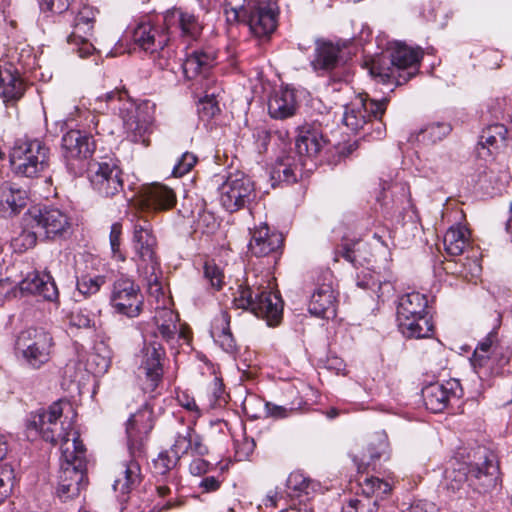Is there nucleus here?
Returning <instances> with one entry per match:
<instances>
[{
	"label": "nucleus",
	"mask_w": 512,
	"mask_h": 512,
	"mask_svg": "<svg viewBox=\"0 0 512 512\" xmlns=\"http://www.w3.org/2000/svg\"><path fill=\"white\" fill-rule=\"evenodd\" d=\"M95 110L110 111L123 122L128 138L144 147L150 145V134L154 127L155 105L148 101L136 104L125 89L109 91L95 99Z\"/></svg>",
	"instance_id": "f257e3e1"
},
{
	"label": "nucleus",
	"mask_w": 512,
	"mask_h": 512,
	"mask_svg": "<svg viewBox=\"0 0 512 512\" xmlns=\"http://www.w3.org/2000/svg\"><path fill=\"white\" fill-rule=\"evenodd\" d=\"M481 463H459L445 472L446 489L460 498H472L474 493H485L497 485L499 468L486 449H479Z\"/></svg>",
	"instance_id": "f03ea898"
},
{
	"label": "nucleus",
	"mask_w": 512,
	"mask_h": 512,
	"mask_svg": "<svg viewBox=\"0 0 512 512\" xmlns=\"http://www.w3.org/2000/svg\"><path fill=\"white\" fill-rule=\"evenodd\" d=\"M153 429L152 411L147 407L132 414L126 424L128 449L132 460L121 466L113 488L122 494L129 493L140 482L138 458L145 453V440Z\"/></svg>",
	"instance_id": "7ed1b4c3"
},
{
	"label": "nucleus",
	"mask_w": 512,
	"mask_h": 512,
	"mask_svg": "<svg viewBox=\"0 0 512 512\" xmlns=\"http://www.w3.org/2000/svg\"><path fill=\"white\" fill-rule=\"evenodd\" d=\"M233 302L237 308L249 310L265 319L269 326L277 325L282 318L283 302L280 295L263 284H250L247 280L245 285L239 286Z\"/></svg>",
	"instance_id": "20e7f679"
},
{
	"label": "nucleus",
	"mask_w": 512,
	"mask_h": 512,
	"mask_svg": "<svg viewBox=\"0 0 512 512\" xmlns=\"http://www.w3.org/2000/svg\"><path fill=\"white\" fill-rule=\"evenodd\" d=\"M427 308V297L419 292L407 293L399 298L397 322L404 337L422 339L432 336L433 324Z\"/></svg>",
	"instance_id": "39448f33"
},
{
	"label": "nucleus",
	"mask_w": 512,
	"mask_h": 512,
	"mask_svg": "<svg viewBox=\"0 0 512 512\" xmlns=\"http://www.w3.org/2000/svg\"><path fill=\"white\" fill-rule=\"evenodd\" d=\"M86 485V449L77 442H66L61 456L57 494L66 501L77 497Z\"/></svg>",
	"instance_id": "423d86ee"
},
{
	"label": "nucleus",
	"mask_w": 512,
	"mask_h": 512,
	"mask_svg": "<svg viewBox=\"0 0 512 512\" xmlns=\"http://www.w3.org/2000/svg\"><path fill=\"white\" fill-rule=\"evenodd\" d=\"M63 417L61 402H54L48 409H41L31 415L28 428L37 431L41 437L52 444L60 442L61 456L66 442L83 445L79 434L72 427V422Z\"/></svg>",
	"instance_id": "0eeeda50"
},
{
	"label": "nucleus",
	"mask_w": 512,
	"mask_h": 512,
	"mask_svg": "<svg viewBox=\"0 0 512 512\" xmlns=\"http://www.w3.org/2000/svg\"><path fill=\"white\" fill-rule=\"evenodd\" d=\"M157 239L148 220L138 219L133 227L132 248L138 271L143 273L149 285H158L159 260Z\"/></svg>",
	"instance_id": "6e6552de"
},
{
	"label": "nucleus",
	"mask_w": 512,
	"mask_h": 512,
	"mask_svg": "<svg viewBox=\"0 0 512 512\" xmlns=\"http://www.w3.org/2000/svg\"><path fill=\"white\" fill-rule=\"evenodd\" d=\"M49 148L38 139H19L9 153L11 170L21 176L36 177L49 165Z\"/></svg>",
	"instance_id": "1a4fd4ad"
},
{
	"label": "nucleus",
	"mask_w": 512,
	"mask_h": 512,
	"mask_svg": "<svg viewBox=\"0 0 512 512\" xmlns=\"http://www.w3.org/2000/svg\"><path fill=\"white\" fill-rule=\"evenodd\" d=\"M421 58L420 49L397 42L390 52L391 67L382 69L373 65L370 73L384 83L403 85L417 74Z\"/></svg>",
	"instance_id": "9d476101"
},
{
	"label": "nucleus",
	"mask_w": 512,
	"mask_h": 512,
	"mask_svg": "<svg viewBox=\"0 0 512 512\" xmlns=\"http://www.w3.org/2000/svg\"><path fill=\"white\" fill-rule=\"evenodd\" d=\"M226 9L228 20L244 21L250 28L251 33L258 38L269 36L276 29L275 5L268 1L249 2L247 6H232Z\"/></svg>",
	"instance_id": "9b49d317"
},
{
	"label": "nucleus",
	"mask_w": 512,
	"mask_h": 512,
	"mask_svg": "<svg viewBox=\"0 0 512 512\" xmlns=\"http://www.w3.org/2000/svg\"><path fill=\"white\" fill-rule=\"evenodd\" d=\"M53 345V338L49 332L43 328L30 327L17 336L15 350L29 366L40 368L50 360Z\"/></svg>",
	"instance_id": "f8f14e48"
},
{
	"label": "nucleus",
	"mask_w": 512,
	"mask_h": 512,
	"mask_svg": "<svg viewBox=\"0 0 512 512\" xmlns=\"http://www.w3.org/2000/svg\"><path fill=\"white\" fill-rule=\"evenodd\" d=\"M109 303L116 314L136 318L143 310L144 299L134 280L120 276L111 286Z\"/></svg>",
	"instance_id": "ddd939ff"
},
{
	"label": "nucleus",
	"mask_w": 512,
	"mask_h": 512,
	"mask_svg": "<svg viewBox=\"0 0 512 512\" xmlns=\"http://www.w3.org/2000/svg\"><path fill=\"white\" fill-rule=\"evenodd\" d=\"M508 362L504 346L498 338L497 329H493L476 347L471 363L480 376H490L498 373Z\"/></svg>",
	"instance_id": "4468645a"
},
{
	"label": "nucleus",
	"mask_w": 512,
	"mask_h": 512,
	"mask_svg": "<svg viewBox=\"0 0 512 512\" xmlns=\"http://www.w3.org/2000/svg\"><path fill=\"white\" fill-rule=\"evenodd\" d=\"M165 350L156 340L145 342L141 350L138 378L144 392H153L164 374Z\"/></svg>",
	"instance_id": "2eb2a0df"
},
{
	"label": "nucleus",
	"mask_w": 512,
	"mask_h": 512,
	"mask_svg": "<svg viewBox=\"0 0 512 512\" xmlns=\"http://www.w3.org/2000/svg\"><path fill=\"white\" fill-rule=\"evenodd\" d=\"M220 203L229 212L248 206L256 197L253 181L241 172L230 174L219 188Z\"/></svg>",
	"instance_id": "dca6fc26"
},
{
	"label": "nucleus",
	"mask_w": 512,
	"mask_h": 512,
	"mask_svg": "<svg viewBox=\"0 0 512 512\" xmlns=\"http://www.w3.org/2000/svg\"><path fill=\"white\" fill-rule=\"evenodd\" d=\"M386 104V99L375 101L367 95H358L345 105L342 122L352 132H358L372 118H381L386 110Z\"/></svg>",
	"instance_id": "f3484780"
},
{
	"label": "nucleus",
	"mask_w": 512,
	"mask_h": 512,
	"mask_svg": "<svg viewBox=\"0 0 512 512\" xmlns=\"http://www.w3.org/2000/svg\"><path fill=\"white\" fill-rule=\"evenodd\" d=\"M133 41L143 50L154 53L158 50L159 59L158 65L161 69H169L171 64L168 59H165L169 55V50H165V46L169 41L167 30L165 27L160 29L154 26L150 19L142 20L133 30Z\"/></svg>",
	"instance_id": "a211bd4d"
},
{
	"label": "nucleus",
	"mask_w": 512,
	"mask_h": 512,
	"mask_svg": "<svg viewBox=\"0 0 512 512\" xmlns=\"http://www.w3.org/2000/svg\"><path fill=\"white\" fill-rule=\"evenodd\" d=\"M95 145L90 136L80 130H70L62 137V151L67 168L77 175L84 170V160L92 155Z\"/></svg>",
	"instance_id": "6ab92c4d"
},
{
	"label": "nucleus",
	"mask_w": 512,
	"mask_h": 512,
	"mask_svg": "<svg viewBox=\"0 0 512 512\" xmlns=\"http://www.w3.org/2000/svg\"><path fill=\"white\" fill-rule=\"evenodd\" d=\"M31 227L37 229L39 236L46 239L64 237L70 227L69 217L60 209L44 207L31 216Z\"/></svg>",
	"instance_id": "aec40b11"
},
{
	"label": "nucleus",
	"mask_w": 512,
	"mask_h": 512,
	"mask_svg": "<svg viewBox=\"0 0 512 512\" xmlns=\"http://www.w3.org/2000/svg\"><path fill=\"white\" fill-rule=\"evenodd\" d=\"M90 172V183L99 195L112 197L122 190V171L117 165L97 163Z\"/></svg>",
	"instance_id": "412c9836"
},
{
	"label": "nucleus",
	"mask_w": 512,
	"mask_h": 512,
	"mask_svg": "<svg viewBox=\"0 0 512 512\" xmlns=\"http://www.w3.org/2000/svg\"><path fill=\"white\" fill-rule=\"evenodd\" d=\"M163 25L168 36L179 32L187 40H196L203 29L202 24L194 14L181 9L167 11L163 16Z\"/></svg>",
	"instance_id": "4be33fe9"
},
{
	"label": "nucleus",
	"mask_w": 512,
	"mask_h": 512,
	"mask_svg": "<svg viewBox=\"0 0 512 512\" xmlns=\"http://www.w3.org/2000/svg\"><path fill=\"white\" fill-rule=\"evenodd\" d=\"M137 201L146 210H169L176 204V194L168 186L155 183L144 187L139 192Z\"/></svg>",
	"instance_id": "5701e85b"
},
{
	"label": "nucleus",
	"mask_w": 512,
	"mask_h": 512,
	"mask_svg": "<svg viewBox=\"0 0 512 512\" xmlns=\"http://www.w3.org/2000/svg\"><path fill=\"white\" fill-rule=\"evenodd\" d=\"M251 240L248 248L256 257H265L276 253L280 249L283 238L276 231H271L266 223L255 226L251 231Z\"/></svg>",
	"instance_id": "b1692460"
},
{
	"label": "nucleus",
	"mask_w": 512,
	"mask_h": 512,
	"mask_svg": "<svg viewBox=\"0 0 512 512\" xmlns=\"http://www.w3.org/2000/svg\"><path fill=\"white\" fill-rule=\"evenodd\" d=\"M324 143L320 125L306 123L298 128L295 148L297 155L301 159L306 161L316 156Z\"/></svg>",
	"instance_id": "393cba45"
},
{
	"label": "nucleus",
	"mask_w": 512,
	"mask_h": 512,
	"mask_svg": "<svg viewBox=\"0 0 512 512\" xmlns=\"http://www.w3.org/2000/svg\"><path fill=\"white\" fill-rule=\"evenodd\" d=\"M459 383L456 380H450L443 383H432L422 390V396L426 408L433 413L442 412L451 398L457 397Z\"/></svg>",
	"instance_id": "a878e982"
},
{
	"label": "nucleus",
	"mask_w": 512,
	"mask_h": 512,
	"mask_svg": "<svg viewBox=\"0 0 512 512\" xmlns=\"http://www.w3.org/2000/svg\"><path fill=\"white\" fill-rule=\"evenodd\" d=\"M19 291L24 294H33L43 297L48 301H56L58 299V289L50 274L39 272L29 273L20 283Z\"/></svg>",
	"instance_id": "bb28decb"
},
{
	"label": "nucleus",
	"mask_w": 512,
	"mask_h": 512,
	"mask_svg": "<svg viewBox=\"0 0 512 512\" xmlns=\"http://www.w3.org/2000/svg\"><path fill=\"white\" fill-rule=\"evenodd\" d=\"M26 90V85L19 69L12 63L6 62L2 69V100L9 106H14Z\"/></svg>",
	"instance_id": "cd10ccee"
},
{
	"label": "nucleus",
	"mask_w": 512,
	"mask_h": 512,
	"mask_svg": "<svg viewBox=\"0 0 512 512\" xmlns=\"http://www.w3.org/2000/svg\"><path fill=\"white\" fill-rule=\"evenodd\" d=\"M171 453L177 460L186 454H195L204 456L208 454V447L203 443L202 437L196 433L195 429L188 426L183 432H178Z\"/></svg>",
	"instance_id": "c85d7f7f"
},
{
	"label": "nucleus",
	"mask_w": 512,
	"mask_h": 512,
	"mask_svg": "<svg viewBox=\"0 0 512 512\" xmlns=\"http://www.w3.org/2000/svg\"><path fill=\"white\" fill-rule=\"evenodd\" d=\"M308 310L320 318L329 319L336 316V296L330 284H322L314 291Z\"/></svg>",
	"instance_id": "c756f323"
},
{
	"label": "nucleus",
	"mask_w": 512,
	"mask_h": 512,
	"mask_svg": "<svg viewBox=\"0 0 512 512\" xmlns=\"http://www.w3.org/2000/svg\"><path fill=\"white\" fill-rule=\"evenodd\" d=\"M341 47L329 41H317L314 58L311 61L313 69L317 72H331L339 68L341 62Z\"/></svg>",
	"instance_id": "7c9ffc66"
},
{
	"label": "nucleus",
	"mask_w": 512,
	"mask_h": 512,
	"mask_svg": "<svg viewBox=\"0 0 512 512\" xmlns=\"http://www.w3.org/2000/svg\"><path fill=\"white\" fill-rule=\"evenodd\" d=\"M306 165L304 159L292 154H286L277 159L271 168V179L275 182L295 183L302 168Z\"/></svg>",
	"instance_id": "2f4dec72"
},
{
	"label": "nucleus",
	"mask_w": 512,
	"mask_h": 512,
	"mask_svg": "<svg viewBox=\"0 0 512 512\" xmlns=\"http://www.w3.org/2000/svg\"><path fill=\"white\" fill-rule=\"evenodd\" d=\"M297 110L295 92L292 89L276 91L268 101V112L272 118L286 119L293 116Z\"/></svg>",
	"instance_id": "473e14b6"
},
{
	"label": "nucleus",
	"mask_w": 512,
	"mask_h": 512,
	"mask_svg": "<svg viewBox=\"0 0 512 512\" xmlns=\"http://www.w3.org/2000/svg\"><path fill=\"white\" fill-rule=\"evenodd\" d=\"M216 56L212 50L194 51L182 63L183 74L187 79H194L199 75H206L214 65Z\"/></svg>",
	"instance_id": "72a5a7b5"
},
{
	"label": "nucleus",
	"mask_w": 512,
	"mask_h": 512,
	"mask_svg": "<svg viewBox=\"0 0 512 512\" xmlns=\"http://www.w3.org/2000/svg\"><path fill=\"white\" fill-rule=\"evenodd\" d=\"M511 179L506 168L493 165L489 167L479 178L480 188L489 196L502 193Z\"/></svg>",
	"instance_id": "f704fd0d"
},
{
	"label": "nucleus",
	"mask_w": 512,
	"mask_h": 512,
	"mask_svg": "<svg viewBox=\"0 0 512 512\" xmlns=\"http://www.w3.org/2000/svg\"><path fill=\"white\" fill-rule=\"evenodd\" d=\"M210 333L224 351L229 353L235 351L236 342L230 330V315L227 311H221L214 318Z\"/></svg>",
	"instance_id": "c9c22d12"
},
{
	"label": "nucleus",
	"mask_w": 512,
	"mask_h": 512,
	"mask_svg": "<svg viewBox=\"0 0 512 512\" xmlns=\"http://www.w3.org/2000/svg\"><path fill=\"white\" fill-rule=\"evenodd\" d=\"M214 79L206 78L202 87L205 89V96L200 99L198 104V113L203 120H210L220 113V107L217 98L220 97L223 89L216 87Z\"/></svg>",
	"instance_id": "e433bc0d"
},
{
	"label": "nucleus",
	"mask_w": 512,
	"mask_h": 512,
	"mask_svg": "<svg viewBox=\"0 0 512 512\" xmlns=\"http://www.w3.org/2000/svg\"><path fill=\"white\" fill-rule=\"evenodd\" d=\"M28 203V192L16 184L2 189V212L9 211V215H17Z\"/></svg>",
	"instance_id": "4c0bfd02"
},
{
	"label": "nucleus",
	"mask_w": 512,
	"mask_h": 512,
	"mask_svg": "<svg viewBox=\"0 0 512 512\" xmlns=\"http://www.w3.org/2000/svg\"><path fill=\"white\" fill-rule=\"evenodd\" d=\"M469 230L465 226L450 227L443 238L445 251L450 256L461 255L469 243Z\"/></svg>",
	"instance_id": "58836bf2"
},
{
	"label": "nucleus",
	"mask_w": 512,
	"mask_h": 512,
	"mask_svg": "<svg viewBox=\"0 0 512 512\" xmlns=\"http://www.w3.org/2000/svg\"><path fill=\"white\" fill-rule=\"evenodd\" d=\"M507 129L502 124H493L482 130L479 137V145L487 149L489 154L505 145Z\"/></svg>",
	"instance_id": "ea45409f"
},
{
	"label": "nucleus",
	"mask_w": 512,
	"mask_h": 512,
	"mask_svg": "<svg viewBox=\"0 0 512 512\" xmlns=\"http://www.w3.org/2000/svg\"><path fill=\"white\" fill-rule=\"evenodd\" d=\"M72 32L67 37L69 45L73 46L81 58L92 55L95 47L91 42L93 31H86L82 27L73 24Z\"/></svg>",
	"instance_id": "a19ab883"
},
{
	"label": "nucleus",
	"mask_w": 512,
	"mask_h": 512,
	"mask_svg": "<svg viewBox=\"0 0 512 512\" xmlns=\"http://www.w3.org/2000/svg\"><path fill=\"white\" fill-rule=\"evenodd\" d=\"M360 485L366 498L375 497L372 508L367 509V512H376L377 500L382 499L391 491L390 484L377 477L366 478Z\"/></svg>",
	"instance_id": "79ce46f5"
},
{
	"label": "nucleus",
	"mask_w": 512,
	"mask_h": 512,
	"mask_svg": "<svg viewBox=\"0 0 512 512\" xmlns=\"http://www.w3.org/2000/svg\"><path fill=\"white\" fill-rule=\"evenodd\" d=\"M106 283L105 276L82 274L77 277V290L85 297L97 294L101 287Z\"/></svg>",
	"instance_id": "37998d69"
},
{
	"label": "nucleus",
	"mask_w": 512,
	"mask_h": 512,
	"mask_svg": "<svg viewBox=\"0 0 512 512\" xmlns=\"http://www.w3.org/2000/svg\"><path fill=\"white\" fill-rule=\"evenodd\" d=\"M451 131V126L448 123H432L421 130L419 137L421 141L427 143H436L445 138Z\"/></svg>",
	"instance_id": "c03bdc74"
},
{
	"label": "nucleus",
	"mask_w": 512,
	"mask_h": 512,
	"mask_svg": "<svg viewBox=\"0 0 512 512\" xmlns=\"http://www.w3.org/2000/svg\"><path fill=\"white\" fill-rule=\"evenodd\" d=\"M312 485L311 480L300 471L292 472L286 482L287 489L294 492L296 496L303 493L309 494Z\"/></svg>",
	"instance_id": "a18cd8bd"
},
{
	"label": "nucleus",
	"mask_w": 512,
	"mask_h": 512,
	"mask_svg": "<svg viewBox=\"0 0 512 512\" xmlns=\"http://www.w3.org/2000/svg\"><path fill=\"white\" fill-rule=\"evenodd\" d=\"M39 236L38 230H22L21 233L11 240V246L14 251L22 253L33 248L36 245L37 237Z\"/></svg>",
	"instance_id": "49530a36"
},
{
	"label": "nucleus",
	"mask_w": 512,
	"mask_h": 512,
	"mask_svg": "<svg viewBox=\"0 0 512 512\" xmlns=\"http://www.w3.org/2000/svg\"><path fill=\"white\" fill-rule=\"evenodd\" d=\"M165 314L168 317V322H170V324L168 326L159 325L158 331L161 337L167 343H169L176 337L179 332L177 325L179 318L178 315L172 310H166Z\"/></svg>",
	"instance_id": "de8ad7c7"
},
{
	"label": "nucleus",
	"mask_w": 512,
	"mask_h": 512,
	"mask_svg": "<svg viewBox=\"0 0 512 512\" xmlns=\"http://www.w3.org/2000/svg\"><path fill=\"white\" fill-rule=\"evenodd\" d=\"M96 18V10L90 6H83L75 16L73 24L82 27L86 31H93Z\"/></svg>",
	"instance_id": "09e8293b"
},
{
	"label": "nucleus",
	"mask_w": 512,
	"mask_h": 512,
	"mask_svg": "<svg viewBox=\"0 0 512 512\" xmlns=\"http://www.w3.org/2000/svg\"><path fill=\"white\" fill-rule=\"evenodd\" d=\"M198 158L195 154L191 152H185L179 158L177 163L175 164L172 174L175 177H181L187 174L197 163Z\"/></svg>",
	"instance_id": "8fccbe9b"
},
{
	"label": "nucleus",
	"mask_w": 512,
	"mask_h": 512,
	"mask_svg": "<svg viewBox=\"0 0 512 512\" xmlns=\"http://www.w3.org/2000/svg\"><path fill=\"white\" fill-rule=\"evenodd\" d=\"M205 278L211 283L212 287L220 289L224 283V274L219 266L212 261L205 262Z\"/></svg>",
	"instance_id": "3c124183"
},
{
	"label": "nucleus",
	"mask_w": 512,
	"mask_h": 512,
	"mask_svg": "<svg viewBox=\"0 0 512 512\" xmlns=\"http://www.w3.org/2000/svg\"><path fill=\"white\" fill-rule=\"evenodd\" d=\"M122 235V225L120 223H114L111 226L109 240L113 257L117 260L124 261L125 255L120 250Z\"/></svg>",
	"instance_id": "603ef678"
},
{
	"label": "nucleus",
	"mask_w": 512,
	"mask_h": 512,
	"mask_svg": "<svg viewBox=\"0 0 512 512\" xmlns=\"http://www.w3.org/2000/svg\"><path fill=\"white\" fill-rule=\"evenodd\" d=\"M177 462V457L170 455L168 451H163L154 460V469L156 473L165 475L176 466Z\"/></svg>",
	"instance_id": "864d4df0"
},
{
	"label": "nucleus",
	"mask_w": 512,
	"mask_h": 512,
	"mask_svg": "<svg viewBox=\"0 0 512 512\" xmlns=\"http://www.w3.org/2000/svg\"><path fill=\"white\" fill-rule=\"evenodd\" d=\"M356 285L361 289L372 290L375 293H378L383 287L382 283L375 279V276L369 271H361L357 275Z\"/></svg>",
	"instance_id": "5fc2aeb1"
},
{
	"label": "nucleus",
	"mask_w": 512,
	"mask_h": 512,
	"mask_svg": "<svg viewBox=\"0 0 512 512\" xmlns=\"http://www.w3.org/2000/svg\"><path fill=\"white\" fill-rule=\"evenodd\" d=\"M71 0H41L40 8L42 11L50 13H62L69 7Z\"/></svg>",
	"instance_id": "6e6d98bb"
},
{
	"label": "nucleus",
	"mask_w": 512,
	"mask_h": 512,
	"mask_svg": "<svg viewBox=\"0 0 512 512\" xmlns=\"http://www.w3.org/2000/svg\"><path fill=\"white\" fill-rule=\"evenodd\" d=\"M70 323L78 328H91L94 326V320L87 312L82 310L71 314Z\"/></svg>",
	"instance_id": "4d7b16f0"
},
{
	"label": "nucleus",
	"mask_w": 512,
	"mask_h": 512,
	"mask_svg": "<svg viewBox=\"0 0 512 512\" xmlns=\"http://www.w3.org/2000/svg\"><path fill=\"white\" fill-rule=\"evenodd\" d=\"M17 464L5 463L2 464V487L5 482H10V493L13 492L15 484L18 482V475L16 473Z\"/></svg>",
	"instance_id": "13d9d810"
},
{
	"label": "nucleus",
	"mask_w": 512,
	"mask_h": 512,
	"mask_svg": "<svg viewBox=\"0 0 512 512\" xmlns=\"http://www.w3.org/2000/svg\"><path fill=\"white\" fill-rule=\"evenodd\" d=\"M266 415L274 419L286 418L290 415L293 409H288L285 406L273 404L271 402L265 403Z\"/></svg>",
	"instance_id": "bf43d9fd"
},
{
	"label": "nucleus",
	"mask_w": 512,
	"mask_h": 512,
	"mask_svg": "<svg viewBox=\"0 0 512 512\" xmlns=\"http://www.w3.org/2000/svg\"><path fill=\"white\" fill-rule=\"evenodd\" d=\"M198 225L205 227V232L212 233L218 227V222L212 213L203 212L199 215Z\"/></svg>",
	"instance_id": "052dcab7"
},
{
	"label": "nucleus",
	"mask_w": 512,
	"mask_h": 512,
	"mask_svg": "<svg viewBox=\"0 0 512 512\" xmlns=\"http://www.w3.org/2000/svg\"><path fill=\"white\" fill-rule=\"evenodd\" d=\"M222 480L214 476L204 477L200 483L199 488L204 493H211L217 491L221 486Z\"/></svg>",
	"instance_id": "680f3d73"
},
{
	"label": "nucleus",
	"mask_w": 512,
	"mask_h": 512,
	"mask_svg": "<svg viewBox=\"0 0 512 512\" xmlns=\"http://www.w3.org/2000/svg\"><path fill=\"white\" fill-rule=\"evenodd\" d=\"M404 512H439V510L433 503L426 502V501H419V502L413 503Z\"/></svg>",
	"instance_id": "e2e57ef3"
},
{
	"label": "nucleus",
	"mask_w": 512,
	"mask_h": 512,
	"mask_svg": "<svg viewBox=\"0 0 512 512\" xmlns=\"http://www.w3.org/2000/svg\"><path fill=\"white\" fill-rule=\"evenodd\" d=\"M178 402L183 408H185L189 411L195 412L196 417L200 416V411L198 409V406H197L194 398L188 396L185 393H182L181 395H178Z\"/></svg>",
	"instance_id": "0e129e2a"
},
{
	"label": "nucleus",
	"mask_w": 512,
	"mask_h": 512,
	"mask_svg": "<svg viewBox=\"0 0 512 512\" xmlns=\"http://www.w3.org/2000/svg\"><path fill=\"white\" fill-rule=\"evenodd\" d=\"M349 74L345 68L341 71V76L337 77L336 74L330 76L329 85L333 90H342V85L347 83Z\"/></svg>",
	"instance_id": "69168bd1"
},
{
	"label": "nucleus",
	"mask_w": 512,
	"mask_h": 512,
	"mask_svg": "<svg viewBox=\"0 0 512 512\" xmlns=\"http://www.w3.org/2000/svg\"><path fill=\"white\" fill-rule=\"evenodd\" d=\"M209 463L202 458L194 459L189 466V470L193 475H201L207 472Z\"/></svg>",
	"instance_id": "338daca9"
},
{
	"label": "nucleus",
	"mask_w": 512,
	"mask_h": 512,
	"mask_svg": "<svg viewBox=\"0 0 512 512\" xmlns=\"http://www.w3.org/2000/svg\"><path fill=\"white\" fill-rule=\"evenodd\" d=\"M370 506V503L368 502L365 504L363 500L354 498L350 499L347 503V505L344 507V512H365V507ZM371 507H368V509Z\"/></svg>",
	"instance_id": "774afa93"
}]
</instances>
